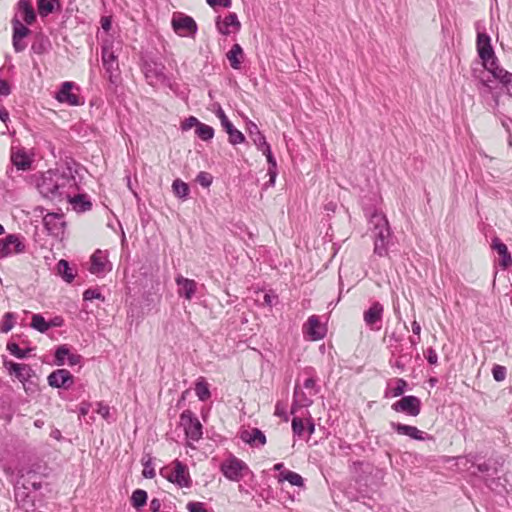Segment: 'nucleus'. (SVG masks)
I'll list each match as a JSON object with an SVG mask.
<instances>
[{"label": "nucleus", "mask_w": 512, "mask_h": 512, "mask_svg": "<svg viewBox=\"0 0 512 512\" xmlns=\"http://www.w3.org/2000/svg\"><path fill=\"white\" fill-rule=\"evenodd\" d=\"M55 5L59 6L58 0H38V11L42 17L52 13Z\"/></svg>", "instance_id": "4c0bfd02"}, {"label": "nucleus", "mask_w": 512, "mask_h": 512, "mask_svg": "<svg viewBox=\"0 0 512 512\" xmlns=\"http://www.w3.org/2000/svg\"><path fill=\"white\" fill-rule=\"evenodd\" d=\"M47 45H49V41L41 39L39 42L34 43L31 49L36 54H42L47 50Z\"/></svg>", "instance_id": "4d7b16f0"}, {"label": "nucleus", "mask_w": 512, "mask_h": 512, "mask_svg": "<svg viewBox=\"0 0 512 512\" xmlns=\"http://www.w3.org/2000/svg\"><path fill=\"white\" fill-rule=\"evenodd\" d=\"M206 1L213 8L217 5L223 6L225 8H229L232 4L231 0H206Z\"/></svg>", "instance_id": "0e129e2a"}, {"label": "nucleus", "mask_w": 512, "mask_h": 512, "mask_svg": "<svg viewBox=\"0 0 512 512\" xmlns=\"http://www.w3.org/2000/svg\"><path fill=\"white\" fill-rule=\"evenodd\" d=\"M30 325L40 333H45L49 330L48 321L41 314H33Z\"/></svg>", "instance_id": "a19ab883"}, {"label": "nucleus", "mask_w": 512, "mask_h": 512, "mask_svg": "<svg viewBox=\"0 0 512 512\" xmlns=\"http://www.w3.org/2000/svg\"><path fill=\"white\" fill-rule=\"evenodd\" d=\"M101 58L106 72L109 73L111 82L116 77L115 73L118 71L117 55L113 49V43H105L102 47Z\"/></svg>", "instance_id": "ddd939ff"}, {"label": "nucleus", "mask_w": 512, "mask_h": 512, "mask_svg": "<svg viewBox=\"0 0 512 512\" xmlns=\"http://www.w3.org/2000/svg\"><path fill=\"white\" fill-rule=\"evenodd\" d=\"M67 362L70 366H75L81 362V356L78 354L70 353Z\"/></svg>", "instance_id": "338daca9"}, {"label": "nucleus", "mask_w": 512, "mask_h": 512, "mask_svg": "<svg viewBox=\"0 0 512 512\" xmlns=\"http://www.w3.org/2000/svg\"><path fill=\"white\" fill-rule=\"evenodd\" d=\"M39 192L50 200L70 197L77 189L76 178L71 167H61L44 172L37 182Z\"/></svg>", "instance_id": "f257e3e1"}, {"label": "nucleus", "mask_w": 512, "mask_h": 512, "mask_svg": "<svg viewBox=\"0 0 512 512\" xmlns=\"http://www.w3.org/2000/svg\"><path fill=\"white\" fill-rule=\"evenodd\" d=\"M48 384L54 388L68 389L74 383L72 374L66 369L53 371L47 378Z\"/></svg>", "instance_id": "f3484780"}, {"label": "nucleus", "mask_w": 512, "mask_h": 512, "mask_svg": "<svg viewBox=\"0 0 512 512\" xmlns=\"http://www.w3.org/2000/svg\"><path fill=\"white\" fill-rule=\"evenodd\" d=\"M384 307L380 302H373L371 306L363 312V320L371 330L379 331L382 326Z\"/></svg>", "instance_id": "1a4fd4ad"}, {"label": "nucleus", "mask_w": 512, "mask_h": 512, "mask_svg": "<svg viewBox=\"0 0 512 512\" xmlns=\"http://www.w3.org/2000/svg\"><path fill=\"white\" fill-rule=\"evenodd\" d=\"M201 122L194 116H190L189 118H187L184 123L182 124V129L183 130H188L192 127H198V125H200Z\"/></svg>", "instance_id": "bf43d9fd"}, {"label": "nucleus", "mask_w": 512, "mask_h": 512, "mask_svg": "<svg viewBox=\"0 0 512 512\" xmlns=\"http://www.w3.org/2000/svg\"><path fill=\"white\" fill-rule=\"evenodd\" d=\"M72 87V82L62 83L60 90L56 94V99L61 103H67L71 106L83 104L79 96L71 92Z\"/></svg>", "instance_id": "4be33fe9"}, {"label": "nucleus", "mask_w": 512, "mask_h": 512, "mask_svg": "<svg viewBox=\"0 0 512 512\" xmlns=\"http://www.w3.org/2000/svg\"><path fill=\"white\" fill-rule=\"evenodd\" d=\"M195 134L203 141H209L214 137L213 127L201 123L195 130Z\"/></svg>", "instance_id": "79ce46f5"}, {"label": "nucleus", "mask_w": 512, "mask_h": 512, "mask_svg": "<svg viewBox=\"0 0 512 512\" xmlns=\"http://www.w3.org/2000/svg\"><path fill=\"white\" fill-rule=\"evenodd\" d=\"M160 474L168 481L181 488L191 486V478L187 466L178 460L173 462L172 469L163 468L161 469Z\"/></svg>", "instance_id": "20e7f679"}, {"label": "nucleus", "mask_w": 512, "mask_h": 512, "mask_svg": "<svg viewBox=\"0 0 512 512\" xmlns=\"http://www.w3.org/2000/svg\"><path fill=\"white\" fill-rule=\"evenodd\" d=\"M259 151H261L263 153V155H265L266 159H267V162L269 164V168H268V175H269V185L273 186L275 184V180H276V177H277V162H276V159L274 158L273 154H272V151H271V147L270 145L267 143L265 144L264 146H262L261 148L258 149Z\"/></svg>", "instance_id": "bb28decb"}, {"label": "nucleus", "mask_w": 512, "mask_h": 512, "mask_svg": "<svg viewBox=\"0 0 512 512\" xmlns=\"http://www.w3.org/2000/svg\"><path fill=\"white\" fill-rule=\"evenodd\" d=\"M29 486L25 482H15L14 497L19 508L29 511L34 509L35 501L30 495Z\"/></svg>", "instance_id": "9b49d317"}, {"label": "nucleus", "mask_w": 512, "mask_h": 512, "mask_svg": "<svg viewBox=\"0 0 512 512\" xmlns=\"http://www.w3.org/2000/svg\"><path fill=\"white\" fill-rule=\"evenodd\" d=\"M220 470L230 481H239L244 476V472L248 471V466L244 461L231 456L222 462Z\"/></svg>", "instance_id": "39448f33"}, {"label": "nucleus", "mask_w": 512, "mask_h": 512, "mask_svg": "<svg viewBox=\"0 0 512 512\" xmlns=\"http://www.w3.org/2000/svg\"><path fill=\"white\" fill-rule=\"evenodd\" d=\"M83 299L85 301H91L93 299H100V300H104V297L101 295L100 292H98L97 290H94V289H87L84 293H83Z\"/></svg>", "instance_id": "6e6d98bb"}, {"label": "nucleus", "mask_w": 512, "mask_h": 512, "mask_svg": "<svg viewBox=\"0 0 512 512\" xmlns=\"http://www.w3.org/2000/svg\"><path fill=\"white\" fill-rule=\"evenodd\" d=\"M476 47L484 68L494 76V72L502 68L498 66L490 37L486 33L478 31Z\"/></svg>", "instance_id": "7ed1b4c3"}, {"label": "nucleus", "mask_w": 512, "mask_h": 512, "mask_svg": "<svg viewBox=\"0 0 512 512\" xmlns=\"http://www.w3.org/2000/svg\"><path fill=\"white\" fill-rule=\"evenodd\" d=\"M171 25L174 32L181 37H194L198 30L195 20L184 14H175Z\"/></svg>", "instance_id": "423d86ee"}, {"label": "nucleus", "mask_w": 512, "mask_h": 512, "mask_svg": "<svg viewBox=\"0 0 512 512\" xmlns=\"http://www.w3.org/2000/svg\"><path fill=\"white\" fill-rule=\"evenodd\" d=\"M494 78L498 79L505 86L508 95L512 98V73L505 69H499L494 72Z\"/></svg>", "instance_id": "f704fd0d"}, {"label": "nucleus", "mask_w": 512, "mask_h": 512, "mask_svg": "<svg viewBox=\"0 0 512 512\" xmlns=\"http://www.w3.org/2000/svg\"><path fill=\"white\" fill-rule=\"evenodd\" d=\"M13 26V47L16 52H22L26 48V43L23 42V38H25L30 30L16 17L12 19Z\"/></svg>", "instance_id": "a211bd4d"}, {"label": "nucleus", "mask_w": 512, "mask_h": 512, "mask_svg": "<svg viewBox=\"0 0 512 512\" xmlns=\"http://www.w3.org/2000/svg\"><path fill=\"white\" fill-rule=\"evenodd\" d=\"M172 190L180 199H186L189 194V186L180 179L173 181Z\"/></svg>", "instance_id": "58836bf2"}, {"label": "nucleus", "mask_w": 512, "mask_h": 512, "mask_svg": "<svg viewBox=\"0 0 512 512\" xmlns=\"http://www.w3.org/2000/svg\"><path fill=\"white\" fill-rule=\"evenodd\" d=\"M216 116L219 118L221 122V126L228 134L229 143L232 145L241 144L245 141L244 134L234 127L232 122L226 116L224 110L221 106H218V110L215 111Z\"/></svg>", "instance_id": "9d476101"}, {"label": "nucleus", "mask_w": 512, "mask_h": 512, "mask_svg": "<svg viewBox=\"0 0 512 512\" xmlns=\"http://www.w3.org/2000/svg\"><path fill=\"white\" fill-rule=\"evenodd\" d=\"M16 482H25L29 486V490L37 491L42 488L41 476L33 466L20 468Z\"/></svg>", "instance_id": "2eb2a0df"}, {"label": "nucleus", "mask_w": 512, "mask_h": 512, "mask_svg": "<svg viewBox=\"0 0 512 512\" xmlns=\"http://www.w3.org/2000/svg\"><path fill=\"white\" fill-rule=\"evenodd\" d=\"M186 437L191 441H198L202 437V425L190 410H185L180 416Z\"/></svg>", "instance_id": "0eeeda50"}, {"label": "nucleus", "mask_w": 512, "mask_h": 512, "mask_svg": "<svg viewBox=\"0 0 512 512\" xmlns=\"http://www.w3.org/2000/svg\"><path fill=\"white\" fill-rule=\"evenodd\" d=\"M240 439L251 446H264L266 444L265 434L258 428L243 430Z\"/></svg>", "instance_id": "b1692460"}, {"label": "nucleus", "mask_w": 512, "mask_h": 512, "mask_svg": "<svg viewBox=\"0 0 512 512\" xmlns=\"http://www.w3.org/2000/svg\"><path fill=\"white\" fill-rule=\"evenodd\" d=\"M3 365L10 375H14L23 384L25 391L30 389L28 381L33 376L34 372L28 364L4 361Z\"/></svg>", "instance_id": "6e6552de"}, {"label": "nucleus", "mask_w": 512, "mask_h": 512, "mask_svg": "<svg viewBox=\"0 0 512 512\" xmlns=\"http://www.w3.org/2000/svg\"><path fill=\"white\" fill-rule=\"evenodd\" d=\"M426 359L431 365H436L438 362V355L433 348H428L425 353Z\"/></svg>", "instance_id": "e2e57ef3"}, {"label": "nucleus", "mask_w": 512, "mask_h": 512, "mask_svg": "<svg viewBox=\"0 0 512 512\" xmlns=\"http://www.w3.org/2000/svg\"><path fill=\"white\" fill-rule=\"evenodd\" d=\"M25 250V244L21 241L20 237L15 234H10L3 239H0V257L5 258L14 254L22 253Z\"/></svg>", "instance_id": "f8f14e48"}, {"label": "nucleus", "mask_w": 512, "mask_h": 512, "mask_svg": "<svg viewBox=\"0 0 512 512\" xmlns=\"http://www.w3.org/2000/svg\"><path fill=\"white\" fill-rule=\"evenodd\" d=\"M143 466H144V469L142 471V475L147 479L154 478L156 473H155V469L152 465V461L150 458L148 460H146L145 462H143Z\"/></svg>", "instance_id": "3c124183"}, {"label": "nucleus", "mask_w": 512, "mask_h": 512, "mask_svg": "<svg viewBox=\"0 0 512 512\" xmlns=\"http://www.w3.org/2000/svg\"><path fill=\"white\" fill-rule=\"evenodd\" d=\"M503 106H504V104L500 103L499 95L494 94L493 95V105H491L492 112L494 113L495 116H497L501 120L502 124L505 125V122L502 119L503 116H506Z\"/></svg>", "instance_id": "a18cd8bd"}, {"label": "nucleus", "mask_w": 512, "mask_h": 512, "mask_svg": "<svg viewBox=\"0 0 512 512\" xmlns=\"http://www.w3.org/2000/svg\"><path fill=\"white\" fill-rule=\"evenodd\" d=\"M304 388L309 391L310 396H314L319 393L320 387L316 384L314 378L310 377L304 381Z\"/></svg>", "instance_id": "09e8293b"}, {"label": "nucleus", "mask_w": 512, "mask_h": 512, "mask_svg": "<svg viewBox=\"0 0 512 512\" xmlns=\"http://www.w3.org/2000/svg\"><path fill=\"white\" fill-rule=\"evenodd\" d=\"M392 409L396 412H405L415 417L420 413L421 401L416 396H404L392 405Z\"/></svg>", "instance_id": "4468645a"}, {"label": "nucleus", "mask_w": 512, "mask_h": 512, "mask_svg": "<svg viewBox=\"0 0 512 512\" xmlns=\"http://www.w3.org/2000/svg\"><path fill=\"white\" fill-rule=\"evenodd\" d=\"M57 270L59 275L68 283L72 282L74 279V274L72 273L71 268L69 267V263L61 259L57 264Z\"/></svg>", "instance_id": "e433bc0d"}, {"label": "nucleus", "mask_w": 512, "mask_h": 512, "mask_svg": "<svg viewBox=\"0 0 512 512\" xmlns=\"http://www.w3.org/2000/svg\"><path fill=\"white\" fill-rule=\"evenodd\" d=\"M493 378L497 381H503L506 377V368L501 365H495L492 369Z\"/></svg>", "instance_id": "603ef678"}, {"label": "nucleus", "mask_w": 512, "mask_h": 512, "mask_svg": "<svg viewBox=\"0 0 512 512\" xmlns=\"http://www.w3.org/2000/svg\"><path fill=\"white\" fill-rule=\"evenodd\" d=\"M292 430L293 433L297 436H301L304 431V423L302 418L300 417H294L292 420Z\"/></svg>", "instance_id": "864d4df0"}, {"label": "nucleus", "mask_w": 512, "mask_h": 512, "mask_svg": "<svg viewBox=\"0 0 512 512\" xmlns=\"http://www.w3.org/2000/svg\"><path fill=\"white\" fill-rule=\"evenodd\" d=\"M69 354L70 350L66 345L59 346L55 352V363L59 366L64 365L65 360H67Z\"/></svg>", "instance_id": "49530a36"}, {"label": "nucleus", "mask_w": 512, "mask_h": 512, "mask_svg": "<svg viewBox=\"0 0 512 512\" xmlns=\"http://www.w3.org/2000/svg\"><path fill=\"white\" fill-rule=\"evenodd\" d=\"M274 414L277 416V417H280L282 418L284 421H288L289 417H288V414L286 412V406L281 403V402H277L276 405H275V412Z\"/></svg>", "instance_id": "13d9d810"}, {"label": "nucleus", "mask_w": 512, "mask_h": 512, "mask_svg": "<svg viewBox=\"0 0 512 512\" xmlns=\"http://www.w3.org/2000/svg\"><path fill=\"white\" fill-rule=\"evenodd\" d=\"M186 507L189 512H208L202 502L191 501L187 503Z\"/></svg>", "instance_id": "5fc2aeb1"}, {"label": "nucleus", "mask_w": 512, "mask_h": 512, "mask_svg": "<svg viewBox=\"0 0 512 512\" xmlns=\"http://www.w3.org/2000/svg\"><path fill=\"white\" fill-rule=\"evenodd\" d=\"M370 224L373 226L374 235V253L379 257H384L388 253V242L391 237L388 220L380 212H374L370 218Z\"/></svg>", "instance_id": "f03ea898"}, {"label": "nucleus", "mask_w": 512, "mask_h": 512, "mask_svg": "<svg viewBox=\"0 0 512 512\" xmlns=\"http://www.w3.org/2000/svg\"><path fill=\"white\" fill-rule=\"evenodd\" d=\"M11 161L19 170H28L31 166V160L22 150L12 151Z\"/></svg>", "instance_id": "7c9ffc66"}, {"label": "nucleus", "mask_w": 512, "mask_h": 512, "mask_svg": "<svg viewBox=\"0 0 512 512\" xmlns=\"http://www.w3.org/2000/svg\"><path fill=\"white\" fill-rule=\"evenodd\" d=\"M313 400L300 390L298 385L294 388L293 403L291 407V414H295L298 407H309L312 405Z\"/></svg>", "instance_id": "c85d7f7f"}, {"label": "nucleus", "mask_w": 512, "mask_h": 512, "mask_svg": "<svg viewBox=\"0 0 512 512\" xmlns=\"http://www.w3.org/2000/svg\"><path fill=\"white\" fill-rule=\"evenodd\" d=\"M248 132L257 149L267 144L265 136L261 133L256 124L250 122L248 125Z\"/></svg>", "instance_id": "72a5a7b5"}, {"label": "nucleus", "mask_w": 512, "mask_h": 512, "mask_svg": "<svg viewBox=\"0 0 512 512\" xmlns=\"http://www.w3.org/2000/svg\"><path fill=\"white\" fill-rule=\"evenodd\" d=\"M96 412L102 416L104 419H109V416H110V408L109 406L101 403V402H98L97 403V410Z\"/></svg>", "instance_id": "052dcab7"}, {"label": "nucleus", "mask_w": 512, "mask_h": 512, "mask_svg": "<svg viewBox=\"0 0 512 512\" xmlns=\"http://www.w3.org/2000/svg\"><path fill=\"white\" fill-rule=\"evenodd\" d=\"M7 350L16 358L24 359L28 357L29 353L32 351V348L21 349L17 343L10 342L7 344Z\"/></svg>", "instance_id": "c03bdc74"}, {"label": "nucleus", "mask_w": 512, "mask_h": 512, "mask_svg": "<svg viewBox=\"0 0 512 512\" xmlns=\"http://www.w3.org/2000/svg\"><path fill=\"white\" fill-rule=\"evenodd\" d=\"M10 86L6 80L0 79V95L8 96L10 94Z\"/></svg>", "instance_id": "69168bd1"}, {"label": "nucleus", "mask_w": 512, "mask_h": 512, "mask_svg": "<svg viewBox=\"0 0 512 512\" xmlns=\"http://www.w3.org/2000/svg\"><path fill=\"white\" fill-rule=\"evenodd\" d=\"M18 9L23 13V20L26 24L30 25L35 21L36 15L30 0H19Z\"/></svg>", "instance_id": "2f4dec72"}, {"label": "nucleus", "mask_w": 512, "mask_h": 512, "mask_svg": "<svg viewBox=\"0 0 512 512\" xmlns=\"http://www.w3.org/2000/svg\"><path fill=\"white\" fill-rule=\"evenodd\" d=\"M391 427L400 435H406L415 440H425V433L415 426L392 422Z\"/></svg>", "instance_id": "a878e982"}, {"label": "nucleus", "mask_w": 512, "mask_h": 512, "mask_svg": "<svg viewBox=\"0 0 512 512\" xmlns=\"http://www.w3.org/2000/svg\"><path fill=\"white\" fill-rule=\"evenodd\" d=\"M65 198L68 199V201L73 207V210H75L76 212H85L90 210L92 207L91 202L87 199V196L84 194L75 195L74 193H72L70 197Z\"/></svg>", "instance_id": "c756f323"}, {"label": "nucleus", "mask_w": 512, "mask_h": 512, "mask_svg": "<svg viewBox=\"0 0 512 512\" xmlns=\"http://www.w3.org/2000/svg\"><path fill=\"white\" fill-rule=\"evenodd\" d=\"M216 27L219 33L223 35H229L233 32H237L241 28V23L238 20L236 13H230L227 15L223 21H221L220 17L217 18Z\"/></svg>", "instance_id": "aec40b11"}, {"label": "nucleus", "mask_w": 512, "mask_h": 512, "mask_svg": "<svg viewBox=\"0 0 512 512\" xmlns=\"http://www.w3.org/2000/svg\"><path fill=\"white\" fill-rule=\"evenodd\" d=\"M175 282L178 286V295L190 300L196 292L197 283L192 279L183 277L182 275H178L175 278Z\"/></svg>", "instance_id": "5701e85b"}, {"label": "nucleus", "mask_w": 512, "mask_h": 512, "mask_svg": "<svg viewBox=\"0 0 512 512\" xmlns=\"http://www.w3.org/2000/svg\"><path fill=\"white\" fill-rule=\"evenodd\" d=\"M492 248L497 251L501 256L500 266L503 269H507L512 265V257L508 251L507 246L501 242L498 238H494L492 241Z\"/></svg>", "instance_id": "cd10ccee"}, {"label": "nucleus", "mask_w": 512, "mask_h": 512, "mask_svg": "<svg viewBox=\"0 0 512 512\" xmlns=\"http://www.w3.org/2000/svg\"><path fill=\"white\" fill-rule=\"evenodd\" d=\"M111 270L107 255L101 250H97L91 256L90 272L95 275H103Z\"/></svg>", "instance_id": "6ab92c4d"}, {"label": "nucleus", "mask_w": 512, "mask_h": 512, "mask_svg": "<svg viewBox=\"0 0 512 512\" xmlns=\"http://www.w3.org/2000/svg\"><path fill=\"white\" fill-rule=\"evenodd\" d=\"M395 382L396 386L391 388L389 392L392 397L401 396L404 393L405 389L407 388V382L404 379L397 378Z\"/></svg>", "instance_id": "de8ad7c7"}, {"label": "nucleus", "mask_w": 512, "mask_h": 512, "mask_svg": "<svg viewBox=\"0 0 512 512\" xmlns=\"http://www.w3.org/2000/svg\"><path fill=\"white\" fill-rule=\"evenodd\" d=\"M43 224L52 236L59 237L64 233L65 221L62 214L48 213L43 218Z\"/></svg>", "instance_id": "dca6fc26"}, {"label": "nucleus", "mask_w": 512, "mask_h": 512, "mask_svg": "<svg viewBox=\"0 0 512 512\" xmlns=\"http://www.w3.org/2000/svg\"><path fill=\"white\" fill-rule=\"evenodd\" d=\"M161 501L158 498H153L150 502L151 512H160Z\"/></svg>", "instance_id": "774afa93"}, {"label": "nucleus", "mask_w": 512, "mask_h": 512, "mask_svg": "<svg viewBox=\"0 0 512 512\" xmlns=\"http://www.w3.org/2000/svg\"><path fill=\"white\" fill-rule=\"evenodd\" d=\"M304 331L313 341L320 340L326 335V329L323 325H321L316 315H312L308 318L306 324L304 325Z\"/></svg>", "instance_id": "412c9836"}, {"label": "nucleus", "mask_w": 512, "mask_h": 512, "mask_svg": "<svg viewBox=\"0 0 512 512\" xmlns=\"http://www.w3.org/2000/svg\"><path fill=\"white\" fill-rule=\"evenodd\" d=\"M147 501V493L142 489H137L132 493L131 503L134 508L140 509L146 504Z\"/></svg>", "instance_id": "37998d69"}, {"label": "nucleus", "mask_w": 512, "mask_h": 512, "mask_svg": "<svg viewBox=\"0 0 512 512\" xmlns=\"http://www.w3.org/2000/svg\"><path fill=\"white\" fill-rule=\"evenodd\" d=\"M195 393L199 400L205 401L207 400L211 393L208 387V384L204 381L203 378H200L195 384Z\"/></svg>", "instance_id": "ea45409f"}, {"label": "nucleus", "mask_w": 512, "mask_h": 512, "mask_svg": "<svg viewBox=\"0 0 512 512\" xmlns=\"http://www.w3.org/2000/svg\"><path fill=\"white\" fill-rule=\"evenodd\" d=\"M197 181L204 187L210 186L212 182L210 175L206 172H200Z\"/></svg>", "instance_id": "680f3d73"}, {"label": "nucleus", "mask_w": 512, "mask_h": 512, "mask_svg": "<svg viewBox=\"0 0 512 512\" xmlns=\"http://www.w3.org/2000/svg\"><path fill=\"white\" fill-rule=\"evenodd\" d=\"M287 481L292 485V486H298V487H303L304 486V479L302 478V476L296 472H293V471H290L289 474H287Z\"/></svg>", "instance_id": "8fccbe9b"}, {"label": "nucleus", "mask_w": 512, "mask_h": 512, "mask_svg": "<svg viewBox=\"0 0 512 512\" xmlns=\"http://www.w3.org/2000/svg\"><path fill=\"white\" fill-rule=\"evenodd\" d=\"M165 66L161 63H147L144 68L145 76L152 84L153 81L164 83L167 77L164 73Z\"/></svg>", "instance_id": "393cba45"}, {"label": "nucleus", "mask_w": 512, "mask_h": 512, "mask_svg": "<svg viewBox=\"0 0 512 512\" xmlns=\"http://www.w3.org/2000/svg\"><path fill=\"white\" fill-rule=\"evenodd\" d=\"M243 57V50L239 44H234L227 53V58L233 69H239Z\"/></svg>", "instance_id": "473e14b6"}, {"label": "nucleus", "mask_w": 512, "mask_h": 512, "mask_svg": "<svg viewBox=\"0 0 512 512\" xmlns=\"http://www.w3.org/2000/svg\"><path fill=\"white\" fill-rule=\"evenodd\" d=\"M17 321V315L13 312H6L0 322L1 333H8L13 329Z\"/></svg>", "instance_id": "c9c22d12"}]
</instances>
